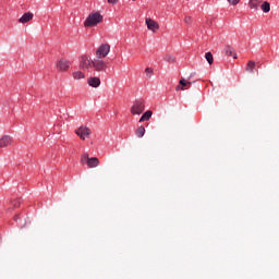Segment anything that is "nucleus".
Masks as SVG:
<instances>
[{
    "mask_svg": "<svg viewBox=\"0 0 279 279\" xmlns=\"http://www.w3.org/2000/svg\"><path fill=\"white\" fill-rule=\"evenodd\" d=\"M104 22V15L99 12H95L89 14L85 22H84V27H96V25H99V23Z\"/></svg>",
    "mask_w": 279,
    "mask_h": 279,
    "instance_id": "f257e3e1",
    "label": "nucleus"
},
{
    "mask_svg": "<svg viewBox=\"0 0 279 279\" xmlns=\"http://www.w3.org/2000/svg\"><path fill=\"white\" fill-rule=\"evenodd\" d=\"M92 69H94V71L97 73H106V71H108V62L96 57L92 60Z\"/></svg>",
    "mask_w": 279,
    "mask_h": 279,
    "instance_id": "f03ea898",
    "label": "nucleus"
},
{
    "mask_svg": "<svg viewBox=\"0 0 279 279\" xmlns=\"http://www.w3.org/2000/svg\"><path fill=\"white\" fill-rule=\"evenodd\" d=\"M81 165H87L88 169H95L99 167V158L89 157L88 153H84L81 157Z\"/></svg>",
    "mask_w": 279,
    "mask_h": 279,
    "instance_id": "7ed1b4c3",
    "label": "nucleus"
},
{
    "mask_svg": "<svg viewBox=\"0 0 279 279\" xmlns=\"http://www.w3.org/2000/svg\"><path fill=\"white\" fill-rule=\"evenodd\" d=\"M145 112V100L143 98L136 99L131 107V114H143Z\"/></svg>",
    "mask_w": 279,
    "mask_h": 279,
    "instance_id": "20e7f679",
    "label": "nucleus"
},
{
    "mask_svg": "<svg viewBox=\"0 0 279 279\" xmlns=\"http://www.w3.org/2000/svg\"><path fill=\"white\" fill-rule=\"evenodd\" d=\"M75 134L78 135L81 141H86V138H90V134H93V131H90V129H88V126L82 125L75 130Z\"/></svg>",
    "mask_w": 279,
    "mask_h": 279,
    "instance_id": "39448f33",
    "label": "nucleus"
},
{
    "mask_svg": "<svg viewBox=\"0 0 279 279\" xmlns=\"http://www.w3.org/2000/svg\"><path fill=\"white\" fill-rule=\"evenodd\" d=\"M110 53V44H101L96 50V58H107Z\"/></svg>",
    "mask_w": 279,
    "mask_h": 279,
    "instance_id": "423d86ee",
    "label": "nucleus"
},
{
    "mask_svg": "<svg viewBox=\"0 0 279 279\" xmlns=\"http://www.w3.org/2000/svg\"><path fill=\"white\" fill-rule=\"evenodd\" d=\"M56 66L57 71H60L61 73H66V71L71 69V61L66 59H60L59 61H57Z\"/></svg>",
    "mask_w": 279,
    "mask_h": 279,
    "instance_id": "0eeeda50",
    "label": "nucleus"
},
{
    "mask_svg": "<svg viewBox=\"0 0 279 279\" xmlns=\"http://www.w3.org/2000/svg\"><path fill=\"white\" fill-rule=\"evenodd\" d=\"M80 69L83 71H88V69H93V60L88 58V56H83L80 62Z\"/></svg>",
    "mask_w": 279,
    "mask_h": 279,
    "instance_id": "6e6552de",
    "label": "nucleus"
},
{
    "mask_svg": "<svg viewBox=\"0 0 279 279\" xmlns=\"http://www.w3.org/2000/svg\"><path fill=\"white\" fill-rule=\"evenodd\" d=\"M145 23L147 25V29H149L150 32H158V29H160V25L158 24V22L149 17L145 19Z\"/></svg>",
    "mask_w": 279,
    "mask_h": 279,
    "instance_id": "1a4fd4ad",
    "label": "nucleus"
},
{
    "mask_svg": "<svg viewBox=\"0 0 279 279\" xmlns=\"http://www.w3.org/2000/svg\"><path fill=\"white\" fill-rule=\"evenodd\" d=\"M87 84L88 86H90L92 88H99V86H101V78L97 77V76H90L87 80Z\"/></svg>",
    "mask_w": 279,
    "mask_h": 279,
    "instance_id": "9d476101",
    "label": "nucleus"
},
{
    "mask_svg": "<svg viewBox=\"0 0 279 279\" xmlns=\"http://www.w3.org/2000/svg\"><path fill=\"white\" fill-rule=\"evenodd\" d=\"M29 21H34V13L32 12H26L19 19V23H22V25L29 23Z\"/></svg>",
    "mask_w": 279,
    "mask_h": 279,
    "instance_id": "9b49d317",
    "label": "nucleus"
},
{
    "mask_svg": "<svg viewBox=\"0 0 279 279\" xmlns=\"http://www.w3.org/2000/svg\"><path fill=\"white\" fill-rule=\"evenodd\" d=\"M192 84L193 83H191V82H189V81H186L184 78H181L179 81V85L175 87V90H186V88H191Z\"/></svg>",
    "mask_w": 279,
    "mask_h": 279,
    "instance_id": "f8f14e48",
    "label": "nucleus"
},
{
    "mask_svg": "<svg viewBox=\"0 0 279 279\" xmlns=\"http://www.w3.org/2000/svg\"><path fill=\"white\" fill-rule=\"evenodd\" d=\"M10 145H12V136L10 135H3L1 138H0V147L3 148V147H10Z\"/></svg>",
    "mask_w": 279,
    "mask_h": 279,
    "instance_id": "ddd939ff",
    "label": "nucleus"
},
{
    "mask_svg": "<svg viewBox=\"0 0 279 279\" xmlns=\"http://www.w3.org/2000/svg\"><path fill=\"white\" fill-rule=\"evenodd\" d=\"M260 3H263V0H248V8L251 10H258Z\"/></svg>",
    "mask_w": 279,
    "mask_h": 279,
    "instance_id": "4468645a",
    "label": "nucleus"
},
{
    "mask_svg": "<svg viewBox=\"0 0 279 279\" xmlns=\"http://www.w3.org/2000/svg\"><path fill=\"white\" fill-rule=\"evenodd\" d=\"M225 53L228 57L233 56L234 60H236V53H234V49L232 48V46H226Z\"/></svg>",
    "mask_w": 279,
    "mask_h": 279,
    "instance_id": "2eb2a0df",
    "label": "nucleus"
},
{
    "mask_svg": "<svg viewBox=\"0 0 279 279\" xmlns=\"http://www.w3.org/2000/svg\"><path fill=\"white\" fill-rule=\"evenodd\" d=\"M72 77L73 80H85L86 74H84L82 71H75L72 73Z\"/></svg>",
    "mask_w": 279,
    "mask_h": 279,
    "instance_id": "dca6fc26",
    "label": "nucleus"
},
{
    "mask_svg": "<svg viewBox=\"0 0 279 279\" xmlns=\"http://www.w3.org/2000/svg\"><path fill=\"white\" fill-rule=\"evenodd\" d=\"M151 114H153L151 110H148V111L144 112L143 116L140 119V123H143L145 121H149V119H151Z\"/></svg>",
    "mask_w": 279,
    "mask_h": 279,
    "instance_id": "f3484780",
    "label": "nucleus"
},
{
    "mask_svg": "<svg viewBox=\"0 0 279 279\" xmlns=\"http://www.w3.org/2000/svg\"><path fill=\"white\" fill-rule=\"evenodd\" d=\"M260 10L267 14L271 11V4H269V2L265 1L262 5H260Z\"/></svg>",
    "mask_w": 279,
    "mask_h": 279,
    "instance_id": "a211bd4d",
    "label": "nucleus"
},
{
    "mask_svg": "<svg viewBox=\"0 0 279 279\" xmlns=\"http://www.w3.org/2000/svg\"><path fill=\"white\" fill-rule=\"evenodd\" d=\"M137 138H143L145 136V126H140L135 131Z\"/></svg>",
    "mask_w": 279,
    "mask_h": 279,
    "instance_id": "6ab92c4d",
    "label": "nucleus"
},
{
    "mask_svg": "<svg viewBox=\"0 0 279 279\" xmlns=\"http://www.w3.org/2000/svg\"><path fill=\"white\" fill-rule=\"evenodd\" d=\"M256 66V62L254 61H248L246 65V71L248 73H254V68Z\"/></svg>",
    "mask_w": 279,
    "mask_h": 279,
    "instance_id": "aec40b11",
    "label": "nucleus"
},
{
    "mask_svg": "<svg viewBox=\"0 0 279 279\" xmlns=\"http://www.w3.org/2000/svg\"><path fill=\"white\" fill-rule=\"evenodd\" d=\"M23 203V199L21 198H15L11 202V206L12 208H19L21 206V204Z\"/></svg>",
    "mask_w": 279,
    "mask_h": 279,
    "instance_id": "412c9836",
    "label": "nucleus"
},
{
    "mask_svg": "<svg viewBox=\"0 0 279 279\" xmlns=\"http://www.w3.org/2000/svg\"><path fill=\"white\" fill-rule=\"evenodd\" d=\"M205 59L207 60L208 64H213V62H215V59L213 58V52H206Z\"/></svg>",
    "mask_w": 279,
    "mask_h": 279,
    "instance_id": "4be33fe9",
    "label": "nucleus"
},
{
    "mask_svg": "<svg viewBox=\"0 0 279 279\" xmlns=\"http://www.w3.org/2000/svg\"><path fill=\"white\" fill-rule=\"evenodd\" d=\"M230 5H239L241 3V0H227Z\"/></svg>",
    "mask_w": 279,
    "mask_h": 279,
    "instance_id": "5701e85b",
    "label": "nucleus"
},
{
    "mask_svg": "<svg viewBox=\"0 0 279 279\" xmlns=\"http://www.w3.org/2000/svg\"><path fill=\"white\" fill-rule=\"evenodd\" d=\"M184 23H185L186 25H191V23H193V17H191V16H185V17H184Z\"/></svg>",
    "mask_w": 279,
    "mask_h": 279,
    "instance_id": "b1692460",
    "label": "nucleus"
},
{
    "mask_svg": "<svg viewBox=\"0 0 279 279\" xmlns=\"http://www.w3.org/2000/svg\"><path fill=\"white\" fill-rule=\"evenodd\" d=\"M165 60L167 62H175V58H173L172 56H166Z\"/></svg>",
    "mask_w": 279,
    "mask_h": 279,
    "instance_id": "393cba45",
    "label": "nucleus"
},
{
    "mask_svg": "<svg viewBox=\"0 0 279 279\" xmlns=\"http://www.w3.org/2000/svg\"><path fill=\"white\" fill-rule=\"evenodd\" d=\"M145 73H149L150 75L154 73V69L151 68H146Z\"/></svg>",
    "mask_w": 279,
    "mask_h": 279,
    "instance_id": "a878e982",
    "label": "nucleus"
},
{
    "mask_svg": "<svg viewBox=\"0 0 279 279\" xmlns=\"http://www.w3.org/2000/svg\"><path fill=\"white\" fill-rule=\"evenodd\" d=\"M108 3H111L112 5H117L119 3V0H107Z\"/></svg>",
    "mask_w": 279,
    "mask_h": 279,
    "instance_id": "bb28decb",
    "label": "nucleus"
},
{
    "mask_svg": "<svg viewBox=\"0 0 279 279\" xmlns=\"http://www.w3.org/2000/svg\"><path fill=\"white\" fill-rule=\"evenodd\" d=\"M19 219H20L19 215H15L14 216V221H19Z\"/></svg>",
    "mask_w": 279,
    "mask_h": 279,
    "instance_id": "cd10ccee",
    "label": "nucleus"
}]
</instances>
